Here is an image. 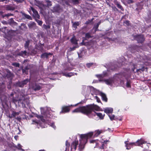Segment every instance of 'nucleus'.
Returning a JSON list of instances; mask_svg holds the SVG:
<instances>
[{"label": "nucleus", "instance_id": "28", "mask_svg": "<svg viewBox=\"0 0 151 151\" xmlns=\"http://www.w3.org/2000/svg\"><path fill=\"white\" fill-rule=\"evenodd\" d=\"M16 86L20 87H22L24 86L22 82H17L16 84Z\"/></svg>", "mask_w": 151, "mask_h": 151}, {"label": "nucleus", "instance_id": "10", "mask_svg": "<svg viewBox=\"0 0 151 151\" xmlns=\"http://www.w3.org/2000/svg\"><path fill=\"white\" fill-rule=\"evenodd\" d=\"M135 143H136L137 146H139L145 143L146 142L142 139H140L137 140Z\"/></svg>", "mask_w": 151, "mask_h": 151}, {"label": "nucleus", "instance_id": "1", "mask_svg": "<svg viewBox=\"0 0 151 151\" xmlns=\"http://www.w3.org/2000/svg\"><path fill=\"white\" fill-rule=\"evenodd\" d=\"M87 110V115L88 116H90L91 115L92 116H95L97 115L101 119H102L104 117V115L100 113H96L93 110H96L97 111H99L100 110V108L98 106L95 105L94 104H91L87 106L86 107Z\"/></svg>", "mask_w": 151, "mask_h": 151}, {"label": "nucleus", "instance_id": "32", "mask_svg": "<svg viewBox=\"0 0 151 151\" xmlns=\"http://www.w3.org/2000/svg\"><path fill=\"white\" fill-rule=\"evenodd\" d=\"M74 74H75L76 75H77V74L76 73H68L67 74H66L65 75V76H66L70 77L71 76H72L74 75Z\"/></svg>", "mask_w": 151, "mask_h": 151}, {"label": "nucleus", "instance_id": "27", "mask_svg": "<svg viewBox=\"0 0 151 151\" xmlns=\"http://www.w3.org/2000/svg\"><path fill=\"white\" fill-rule=\"evenodd\" d=\"M29 44V40L26 41L24 45V47L25 49L28 48Z\"/></svg>", "mask_w": 151, "mask_h": 151}, {"label": "nucleus", "instance_id": "20", "mask_svg": "<svg viewBox=\"0 0 151 151\" xmlns=\"http://www.w3.org/2000/svg\"><path fill=\"white\" fill-rule=\"evenodd\" d=\"M104 81L106 84L108 85H110L112 83L113 80L112 79H109L104 80Z\"/></svg>", "mask_w": 151, "mask_h": 151}, {"label": "nucleus", "instance_id": "47", "mask_svg": "<svg viewBox=\"0 0 151 151\" xmlns=\"http://www.w3.org/2000/svg\"><path fill=\"white\" fill-rule=\"evenodd\" d=\"M124 24H126L127 25H129V22L128 21H126L124 22Z\"/></svg>", "mask_w": 151, "mask_h": 151}, {"label": "nucleus", "instance_id": "12", "mask_svg": "<svg viewBox=\"0 0 151 151\" xmlns=\"http://www.w3.org/2000/svg\"><path fill=\"white\" fill-rule=\"evenodd\" d=\"M104 111L107 114H110L112 112L113 109L111 108H106L104 109Z\"/></svg>", "mask_w": 151, "mask_h": 151}, {"label": "nucleus", "instance_id": "21", "mask_svg": "<svg viewBox=\"0 0 151 151\" xmlns=\"http://www.w3.org/2000/svg\"><path fill=\"white\" fill-rule=\"evenodd\" d=\"M5 8L7 10H14V8L13 7L8 5H6Z\"/></svg>", "mask_w": 151, "mask_h": 151}, {"label": "nucleus", "instance_id": "24", "mask_svg": "<svg viewBox=\"0 0 151 151\" xmlns=\"http://www.w3.org/2000/svg\"><path fill=\"white\" fill-rule=\"evenodd\" d=\"M107 76V73L106 72H104L103 73V74L101 75H99L97 76L99 78H103L104 77Z\"/></svg>", "mask_w": 151, "mask_h": 151}, {"label": "nucleus", "instance_id": "62", "mask_svg": "<svg viewBox=\"0 0 151 151\" xmlns=\"http://www.w3.org/2000/svg\"><path fill=\"white\" fill-rule=\"evenodd\" d=\"M2 13H3V12H2L0 11V15H1L2 16V15H2Z\"/></svg>", "mask_w": 151, "mask_h": 151}, {"label": "nucleus", "instance_id": "22", "mask_svg": "<svg viewBox=\"0 0 151 151\" xmlns=\"http://www.w3.org/2000/svg\"><path fill=\"white\" fill-rule=\"evenodd\" d=\"M14 14H12L11 13H9L7 14H6L4 15H2V17L3 18H4L5 17H6L7 18H8L10 16H14Z\"/></svg>", "mask_w": 151, "mask_h": 151}, {"label": "nucleus", "instance_id": "38", "mask_svg": "<svg viewBox=\"0 0 151 151\" xmlns=\"http://www.w3.org/2000/svg\"><path fill=\"white\" fill-rule=\"evenodd\" d=\"M94 64L93 63H87L86 65L88 68H89L93 65H94Z\"/></svg>", "mask_w": 151, "mask_h": 151}, {"label": "nucleus", "instance_id": "57", "mask_svg": "<svg viewBox=\"0 0 151 151\" xmlns=\"http://www.w3.org/2000/svg\"><path fill=\"white\" fill-rule=\"evenodd\" d=\"M26 70L25 69H22V71L23 73H26Z\"/></svg>", "mask_w": 151, "mask_h": 151}, {"label": "nucleus", "instance_id": "49", "mask_svg": "<svg viewBox=\"0 0 151 151\" xmlns=\"http://www.w3.org/2000/svg\"><path fill=\"white\" fill-rule=\"evenodd\" d=\"M99 25L98 24H96L94 26V27L95 28V31H96L97 30V29L99 27Z\"/></svg>", "mask_w": 151, "mask_h": 151}, {"label": "nucleus", "instance_id": "39", "mask_svg": "<svg viewBox=\"0 0 151 151\" xmlns=\"http://www.w3.org/2000/svg\"><path fill=\"white\" fill-rule=\"evenodd\" d=\"M12 65L13 66H14L16 67H19L20 64L19 63H13L12 64Z\"/></svg>", "mask_w": 151, "mask_h": 151}, {"label": "nucleus", "instance_id": "8", "mask_svg": "<svg viewBox=\"0 0 151 151\" xmlns=\"http://www.w3.org/2000/svg\"><path fill=\"white\" fill-rule=\"evenodd\" d=\"M62 10V9L58 5H57L53 8V12H60Z\"/></svg>", "mask_w": 151, "mask_h": 151}, {"label": "nucleus", "instance_id": "29", "mask_svg": "<svg viewBox=\"0 0 151 151\" xmlns=\"http://www.w3.org/2000/svg\"><path fill=\"white\" fill-rule=\"evenodd\" d=\"M79 144V146L78 149L79 151H82V150L84 149V145Z\"/></svg>", "mask_w": 151, "mask_h": 151}, {"label": "nucleus", "instance_id": "41", "mask_svg": "<svg viewBox=\"0 0 151 151\" xmlns=\"http://www.w3.org/2000/svg\"><path fill=\"white\" fill-rule=\"evenodd\" d=\"M36 20L39 25L40 26H41L42 25V21L36 19Z\"/></svg>", "mask_w": 151, "mask_h": 151}, {"label": "nucleus", "instance_id": "5", "mask_svg": "<svg viewBox=\"0 0 151 151\" xmlns=\"http://www.w3.org/2000/svg\"><path fill=\"white\" fill-rule=\"evenodd\" d=\"M134 37L138 42L142 43L145 40V38L143 35H137L134 36Z\"/></svg>", "mask_w": 151, "mask_h": 151}, {"label": "nucleus", "instance_id": "52", "mask_svg": "<svg viewBox=\"0 0 151 151\" xmlns=\"http://www.w3.org/2000/svg\"><path fill=\"white\" fill-rule=\"evenodd\" d=\"M76 47H71L70 48V50L71 51H73V50H75V48H76Z\"/></svg>", "mask_w": 151, "mask_h": 151}, {"label": "nucleus", "instance_id": "43", "mask_svg": "<svg viewBox=\"0 0 151 151\" xmlns=\"http://www.w3.org/2000/svg\"><path fill=\"white\" fill-rule=\"evenodd\" d=\"M130 83L129 81H127L126 83V86L128 88L130 87Z\"/></svg>", "mask_w": 151, "mask_h": 151}, {"label": "nucleus", "instance_id": "37", "mask_svg": "<svg viewBox=\"0 0 151 151\" xmlns=\"http://www.w3.org/2000/svg\"><path fill=\"white\" fill-rule=\"evenodd\" d=\"M29 79H27L24 81H22V82L24 85H26L29 81Z\"/></svg>", "mask_w": 151, "mask_h": 151}, {"label": "nucleus", "instance_id": "50", "mask_svg": "<svg viewBox=\"0 0 151 151\" xmlns=\"http://www.w3.org/2000/svg\"><path fill=\"white\" fill-rule=\"evenodd\" d=\"M92 22V20H88L85 23V24H88L90 23H91Z\"/></svg>", "mask_w": 151, "mask_h": 151}, {"label": "nucleus", "instance_id": "25", "mask_svg": "<svg viewBox=\"0 0 151 151\" xmlns=\"http://www.w3.org/2000/svg\"><path fill=\"white\" fill-rule=\"evenodd\" d=\"M102 131L101 130H96L95 131V133L94 135V136H98L101 133Z\"/></svg>", "mask_w": 151, "mask_h": 151}, {"label": "nucleus", "instance_id": "3", "mask_svg": "<svg viewBox=\"0 0 151 151\" xmlns=\"http://www.w3.org/2000/svg\"><path fill=\"white\" fill-rule=\"evenodd\" d=\"M78 141L75 140L72 143L71 147V151H75L76 149L77 145H78ZM65 145L66 146V150L65 151H68V148H69L70 146V144L67 141H66Z\"/></svg>", "mask_w": 151, "mask_h": 151}, {"label": "nucleus", "instance_id": "48", "mask_svg": "<svg viewBox=\"0 0 151 151\" xmlns=\"http://www.w3.org/2000/svg\"><path fill=\"white\" fill-rule=\"evenodd\" d=\"M44 108L41 107L40 108L42 114H44Z\"/></svg>", "mask_w": 151, "mask_h": 151}, {"label": "nucleus", "instance_id": "58", "mask_svg": "<svg viewBox=\"0 0 151 151\" xmlns=\"http://www.w3.org/2000/svg\"><path fill=\"white\" fill-rule=\"evenodd\" d=\"M42 116H39V115H37L36 116V117H37L38 118H40V119Z\"/></svg>", "mask_w": 151, "mask_h": 151}, {"label": "nucleus", "instance_id": "4", "mask_svg": "<svg viewBox=\"0 0 151 151\" xmlns=\"http://www.w3.org/2000/svg\"><path fill=\"white\" fill-rule=\"evenodd\" d=\"M81 112L87 115V110L86 107H80L76 108L72 111V113Z\"/></svg>", "mask_w": 151, "mask_h": 151}, {"label": "nucleus", "instance_id": "11", "mask_svg": "<svg viewBox=\"0 0 151 151\" xmlns=\"http://www.w3.org/2000/svg\"><path fill=\"white\" fill-rule=\"evenodd\" d=\"M28 54V53H27L26 51H22L19 52L18 55H19L22 56L24 57L25 56H27Z\"/></svg>", "mask_w": 151, "mask_h": 151}, {"label": "nucleus", "instance_id": "53", "mask_svg": "<svg viewBox=\"0 0 151 151\" xmlns=\"http://www.w3.org/2000/svg\"><path fill=\"white\" fill-rule=\"evenodd\" d=\"M32 122H33L32 123V124H34V123H36V124H38V122L36 120H33Z\"/></svg>", "mask_w": 151, "mask_h": 151}, {"label": "nucleus", "instance_id": "44", "mask_svg": "<svg viewBox=\"0 0 151 151\" xmlns=\"http://www.w3.org/2000/svg\"><path fill=\"white\" fill-rule=\"evenodd\" d=\"M74 4H79V0H72Z\"/></svg>", "mask_w": 151, "mask_h": 151}, {"label": "nucleus", "instance_id": "31", "mask_svg": "<svg viewBox=\"0 0 151 151\" xmlns=\"http://www.w3.org/2000/svg\"><path fill=\"white\" fill-rule=\"evenodd\" d=\"M85 37L88 39L91 38L92 36L91 35L90 33H87L85 34Z\"/></svg>", "mask_w": 151, "mask_h": 151}, {"label": "nucleus", "instance_id": "26", "mask_svg": "<svg viewBox=\"0 0 151 151\" xmlns=\"http://www.w3.org/2000/svg\"><path fill=\"white\" fill-rule=\"evenodd\" d=\"M19 114V112H13L12 114L10 117L12 118L15 117L16 116L18 115Z\"/></svg>", "mask_w": 151, "mask_h": 151}, {"label": "nucleus", "instance_id": "35", "mask_svg": "<svg viewBox=\"0 0 151 151\" xmlns=\"http://www.w3.org/2000/svg\"><path fill=\"white\" fill-rule=\"evenodd\" d=\"M46 1L47 3V5L48 6H52V3L49 0H46Z\"/></svg>", "mask_w": 151, "mask_h": 151}, {"label": "nucleus", "instance_id": "54", "mask_svg": "<svg viewBox=\"0 0 151 151\" xmlns=\"http://www.w3.org/2000/svg\"><path fill=\"white\" fill-rule=\"evenodd\" d=\"M96 99L97 100V101L98 102H100V99L97 96H96Z\"/></svg>", "mask_w": 151, "mask_h": 151}, {"label": "nucleus", "instance_id": "9", "mask_svg": "<svg viewBox=\"0 0 151 151\" xmlns=\"http://www.w3.org/2000/svg\"><path fill=\"white\" fill-rule=\"evenodd\" d=\"M8 23L12 26H17V23L14 21L13 18H11L9 19L8 21Z\"/></svg>", "mask_w": 151, "mask_h": 151}, {"label": "nucleus", "instance_id": "34", "mask_svg": "<svg viewBox=\"0 0 151 151\" xmlns=\"http://www.w3.org/2000/svg\"><path fill=\"white\" fill-rule=\"evenodd\" d=\"M116 5L117 7L122 10H123V9L122 6L118 2H116Z\"/></svg>", "mask_w": 151, "mask_h": 151}, {"label": "nucleus", "instance_id": "23", "mask_svg": "<svg viewBox=\"0 0 151 151\" xmlns=\"http://www.w3.org/2000/svg\"><path fill=\"white\" fill-rule=\"evenodd\" d=\"M109 116L110 119L112 121L113 120H116L118 119L117 118L115 117V116L114 115H109Z\"/></svg>", "mask_w": 151, "mask_h": 151}, {"label": "nucleus", "instance_id": "64", "mask_svg": "<svg viewBox=\"0 0 151 151\" xmlns=\"http://www.w3.org/2000/svg\"><path fill=\"white\" fill-rule=\"evenodd\" d=\"M94 142H95V140H92V141H90V142L91 143H93Z\"/></svg>", "mask_w": 151, "mask_h": 151}, {"label": "nucleus", "instance_id": "17", "mask_svg": "<svg viewBox=\"0 0 151 151\" xmlns=\"http://www.w3.org/2000/svg\"><path fill=\"white\" fill-rule=\"evenodd\" d=\"M70 109L68 106H64L63 107L62 110L60 112V113L61 112H68L69 111Z\"/></svg>", "mask_w": 151, "mask_h": 151}, {"label": "nucleus", "instance_id": "46", "mask_svg": "<svg viewBox=\"0 0 151 151\" xmlns=\"http://www.w3.org/2000/svg\"><path fill=\"white\" fill-rule=\"evenodd\" d=\"M10 147L13 149V148L14 147H15L16 148L17 147V146H16L13 143L11 145Z\"/></svg>", "mask_w": 151, "mask_h": 151}, {"label": "nucleus", "instance_id": "2", "mask_svg": "<svg viewBox=\"0 0 151 151\" xmlns=\"http://www.w3.org/2000/svg\"><path fill=\"white\" fill-rule=\"evenodd\" d=\"M93 134V133L92 132H90L86 134L81 135L79 144L85 145L89 137H91Z\"/></svg>", "mask_w": 151, "mask_h": 151}, {"label": "nucleus", "instance_id": "19", "mask_svg": "<svg viewBox=\"0 0 151 151\" xmlns=\"http://www.w3.org/2000/svg\"><path fill=\"white\" fill-rule=\"evenodd\" d=\"M72 23H73V27L75 29H76L77 26H79L80 24L79 22H73L72 21Z\"/></svg>", "mask_w": 151, "mask_h": 151}, {"label": "nucleus", "instance_id": "36", "mask_svg": "<svg viewBox=\"0 0 151 151\" xmlns=\"http://www.w3.org/2000/svg\"><path fill=\"white\" fill-rule=\"evenodd\" d=\"M43 27L45 29H47L50 28V25H46L44 24L43 25Z\"/></svg>", "mask_w": 151, "mask_h": 151}, {"label": "nucleus", "instance_id": "18", "mask_svg": "<svg viewBox=\"0 0 151 151\" xmlns=\"http://www.w3.org/2000/svg\"><path fill=\"white\" fill-rule=\"evenodd\" d=\"M71 42L73 44L77 45L78 44L77 41L74 36H73L70 40Z\"/></svg>", "mask_w": 151, "mask_h": 151}, {"label": "nucleus", "instance_id": "33", "mask_svg": "<svg viewBox=\"0 0 151 151\" xmlns=\"http://www.w3.org/2000/svg\"><path fill=\"white\" fill-rule=\"evenodd\" d=\"M22 146L20 144H18L16 148H17L19 150H22V151H24V150L22 148Z\"/></svg>", "mask_w": 151, "mask_h": 151}, {"label": "nucleus", "instance_id": "51", "mask_svg": "<svg viewBox=\"0 0 151 151\" xmlns=\"http://www.w3.org/2000/svg\"><path fill=\"white\" fill-rule=\"evenodd\" d=\"M43 116H42L40 119L42 121L44 122L45 121V120L43 119Z\"/></svg>", "mask_w": 151, "mask_h": 151}, {"label": "nucleus", "instance_id": "56", "mask_svg": "<svg viewBox=\"0 0 151 151\" xmlns=\"http://www.w3.org/2000/svg\"><path fill=\"white\" fill-rule=\"evenodd\" d=\"M52 127L54 129H55V128H56V127L55 126V125H54V124H52Z\"/></svg>", "mask_w": 151, "mask_h": 151}, {"label": "nucleus", "instance_id": "45", "mask_svg": "<svg viewBox=\"0 0 151 151\" xmlns=\"http://www.w3.org/2000/svg\"><path fill=\"white\" fill-rule=\"evenodd\" d=\"M99 148L101 149H104V144H102L101 146Z\"/></svg>", "mask_w": 151, "mask_h": 151}, {"label": "nucleus", "instance_id": "63", "mask_svg": "<svg viewBox=\"0 0 151 151\" xmlns=\"http://www.w3.org/2000/svg\"><path fill=\"white\" fill-rule=\"evenodd\" d=\"M101 23V22H98V23L97 24H98L99 25H100V24Z\"/></svg>", "mask_w": 151, "mask_h": 151}, {"label": "nucleus", "instance_id": "16", "mask_svg": "<svg viewBox=\"0 0 151 151\" xmlns=\"http://www.w3.org/2000/svg\"><path fill=\"white\" fill-rule=\"evenodd\" d=\"M22 17L24 18L28 19L29 20H32V18L29 15L27 14L24 13L22 12Z\"/></svg>", "mask_w": 151, "mask_h": 151}, {"label": "nucleus", "instance_id": "7", "mask_svg": "<svg viewBox=\"0 0 151 151\" xmlns=\"http://www.w3.org/2000/svg\"><path fill=\"white\" fill-rule=\"evenodd\" d=\"M32 88L35 91H38L41 88V86L36 83H34L31 86Z\"/></svg>", "mask_w": 151, "mask_h": 151}, {"label": "nucleus", "instance_id": "42", "mask_svg": "<svg viewBox=\"0 0 151 151\" xmlns=\"http://www.w3.org/2000/svg\"><path fill=\"white\" fill-rule=\"evenodd\" d=\"M128 144L129 145H130V146H132L133 145H134L135 146H137V145L136 144V143L135 142H131L128 143Z\"/></svg>", "mask_w": 151, "mask_h": 151}, {"label": "nucleus", "instance_id": "55", "mask_svg": "<svg viewBox=\"0 0 151 151\" xmlns=\"http://www.w3.org/2000/svg\"><path fill=\"white\" fill-rule=\"evenodd\" d=\"M87 88L89 89H92L93 88V87L92 86H88L87 87Z\"/></svg>", "mask_w": 151, "mask_h": 151}, {"label": "nucleus", "instance_id": "14", "mask_svg": "<svg viewBox=\"0 0 151 151\" xmlns=\"http://www.w3.org/2000/svg\"><path fill=\"white\" fill-rule=\"evenodd\" d=\"M100 94L103 100L105 102H107V99L106 94L102 92H100Z\"/></svg>", "mask_w": 151, "mask_h": 151}, {"label": "nucleus", "instance_id": "30", "mask_svg": "<svg viewBox=\"0 0 151 151\" xmlns=\"http://www.w3.org/2000/svg\"><path fill=\"white\" fill-rule=\"evenodd\" d=\"M128 141H126L124 143L125 144V146L126 147V149L127 150L130 149L131 148V146L130 145H129L127 142Z\"/></svg>", "mask_w": 151, "mask_h": 151}, {"label": "nucleus", "instance_id": "61", "mask_svg": "<svg viewBox=\"0 0 151 151\" xmlns=\"http://www.w3.org/2000/svg\"><path fill=\"white\" fill-rule=\"evenodd\" d=\"M3 24H6L7 23L6 21H4L2 22Z\"/></svg>", "mask_w": 151, "mask_h": 151}, {"label": "nucleus", "instance_id": "40", "mask_svg": "<svg viewBox=\"0 0 151 151\" xmlns=\"http://www.w3.org/2000/svg\"><path fill=\"white\" fill-rule=\"evenodd\" d=\"M12 76V74L10 72H8L7 74L6 75V76L8 77H10Z\"/></svg>", "mask_w": 151, "mask_h": 151}, {"label": "nucleus", "instance_id": "6", "mask_svg": "<svg viewBox=\"0 0 151 151\" xmlns=\"http://www.w3.org/2000/svg\"><path fill=\"white\" fill-rule=\"evenodd\" d=\"M30 8L33 12V16L35 18L40 19V16L37 12L33 7H31Z\"/></svg>", "mask_w": 151, "mask_h": 151}, {"label": "nucleus", "instance_id": "15", "mask_svg": "<svg viewBox=\"0 0 151 151\" xmlns=\"http://www.w3.org/2000/svg\"><path fill=\"white\" fill-rule=\"evenodd\" d=\"M51 55L52 54L50 53L45 52L42 54L41 55V57L42 58H47L49 55Z\"/></svg>", "mask_w": 151, "mask_h": 151}, {"label": "nucleus", "instance_id": "59", "mask_svg": "<svg viewBox=\"0 0 151 151\" xmlns=\"http://www.w3.org/2000/svg\"><path fill=\"white\" fill-rule=\"evenodd\" d=\"M18 137V136L17 135L15 136H14V138L15 139L17 140Z\"/></svg>", "mask_w": 151, "mask_h": 151}, {"label": "nucleus", "instance_id": "13", "mask_svg": "<svg viewBox=\"0 0 151 151\" xmlns=\"http://www.w3.org/2000/svg\"><path fill=\"white\" fill-rule=\"evenodd\" d=\"M28 26L29 28L32 29L35 28L36 26L35 23L31 22L28 24Z\"/></svg>", "mask_w": 151, "mask_h": 151}, {"label": "nucleus", "instance_id": "60", "mask_svg": "<svg viewBox=\"0 0 151 151\" xmlns=\"http://www.w3.org/2000/svg\"><path fill=\"white\" fill-rule=\"evenodd\" d=\"M133 67H134V65L133 66ZM135 69V68L134 67V68H132V71L134 72V70Z\"/></svg>", "mask_w": 151, "mask_h": 151}]
</instances>
